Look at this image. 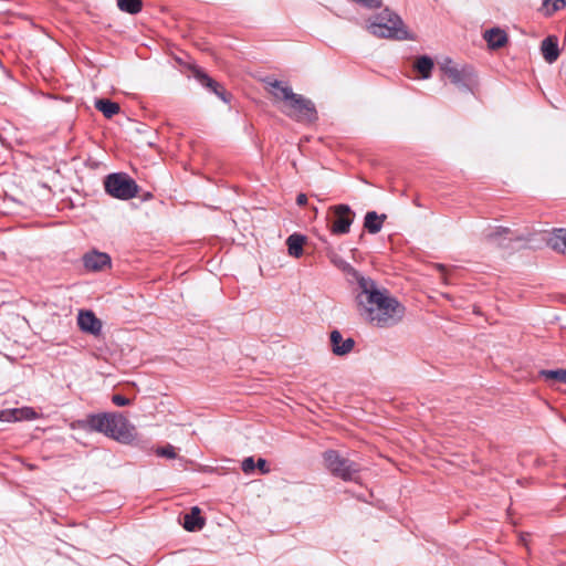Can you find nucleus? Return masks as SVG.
Returning a JSON list of instances; mask_svg holds the SVG:
<instances>
[{
    "label": "nucleus",
    "instance_id": "nucleus-28",
    "mask_svg": "<svg viewBox=\"0 0 566 566\" xmlns=\"http://www.w3.org/2000/svg\"><path fill=\"white\" fill-rule=\"evenodd\" d=\"M156 454L158 457L175 459L177 457L176 450L171 444H167L165 447H160L156 450Z\"/></svg>",
    "mask_w": 566,
    "mask_h": 566
},
{
    "label": "nucleus",
    "instance_id": "nucleus-30",
    "mask_svg": "<svg viewBox=\"0 0 566 566\" xmlns=\"http://www.w3.org/2000/svg\"><path fill=\"white\" fill-rule=\"evenodd\" d=\"M255 468H258L262 474H268L270 472L269 464L266 460L263 458L258 459V461L255 462Z\"/></svg>",
    "mask_w": 566,
    "mask_h": 566
},
{
    "label": "nucleus",
    "instance_id": "nucleus-1",
    "mask_svg": "<svg viewBox=\"0 0 566 566\" xmlns=\"http://www.w3.org/2000/svg\"><path fill=\"white\" fill-rule=\"evenodd\" d=\"M356 302L359 314L377 327H390L399 323L405 315V307L390 295L388 290L379 289L370 277H361Z\"/></svg>",
    "mask_w": 566,
    "mask_h": 566
},
{
    "label": "nucleus",
    "instance_id": "nucleus-3",
    "mask_svg": "<svg viewBox=\"0 0 566 566\" xmlns=\"http://www.w3.org/2000/svg\"><path fill=\"white\" fill-rule=\"evenodd\" d=\"M440 69L461 92L474 93L479 85L478 74L469 64L455 63L451 59H446L440 64Z\"/></svg>",
    "mask_w": 566,
    "mask_h": 566
},
{
    "label": "nucleus",
    "instance_id": "nucleus-25",
    "mask_svg": "<svg viewBox=\"0 0 566 566\" xmlns=\"http://www.w3.org/2000/svg\"><path fill=\"white\" fill-rule=\"evenodd\" d=\"M117 6L123 12L137 14L142 11L143 2L142 0H117Z\"/></svg>",
    "mask_w": 566,
    "mask_h": 566
},
{
    "label": "nucleus",
    "instance_id": "nucleus-10",
    "mask_svg": "<svg viewBox=\"0 0 566 566\" xmlns=\"http://www.w3.org/2000/svg\"><path fill=\"white\" fill-rule=\"evenodd\" d=\"M77 325L82 332L93 336H99L102 333V321L97 318L92 311L88 310H81L78 312Z\"/></svg>",
    "mask_w": 566,
    "mask_h": 566
},
{
    "label": "nucleus",
    "instance_id": "nucleus-16",
    "mask_svg": "<svg viewBox=\"0 0 566 566\" xmlns=\"http://www.w3.org/2000/svg\"><path fill=\"white\" fill-rule=\"evenodd\" d=\"M84 266L91 271H99L111 263V258L106 253L91 252L83 258Z\"/></svg>",
    "mask_w": 566,
    "mask_h": 566
},
{
    "label": "nucleus",
    "instance_id": "nucleus-15",
    "mask_svg": "<svg viewBox=\"0 0 566 566\" xmlns=\"http://www.w3.org/2000/svg\"><path fill=\"white\" fill-rule=\"evenodd\" d=\"M195 77L198 80V82L209 88L212 93H214L219 98H221L223 102H228V94L226 90L213 78L208 76L206 73H203L200 70H197L195 72Z\"/></svg>",
    "mask_w": 566,
    "mask_h": 566
},
{
    "label": "nucleus",
    "instance_id": "nucleus-6",
    "mask_svg": "<svg viewBox=\"0 0 566 566\" xmlns=\"http://www.w3.org/2000/svg\"><path fill=\"white\" fill-rule=\"evenodd\" d=\"M324 462L329 472L345 481H354L360 467L358 463L342 457L337 451L328 450L323 454Z\"/></svg>",
    "mask_w": 566,
    "mask_h": 566
},
{
    "label": "nucleus",
    "instance_id": "nucleus-4",
    "mask_svg": "<svg viewBox=\"0 0 566 566\" xmlns=\"http://www.w3.org/2000/svg\"><path fill=\"white\" fill-rule=\"evenodd\" d=\"M369 32L378 38L407 39V31L403 28L402 20L399 15L389 9L382 10L371 20L367 27Z\"/></svg>",
    "mask_w": 566,
    "mask_h": 566
},
{
    "label": "nucleus",
    "instance_id": "nucleus-18",
    "mask_svg": "<svg viewBox=\"0 0 566 566\" xmlns=\"http://www.w3.org/2000/svg\"><path fill=\"white\" fill-rule=\"evenodd\" d=\"M543 56L546 62L553 63L559 56L558 43L556 36L546 38L541 45Z\"/></svg>",
    "mask_w": 566,
    "mask_h": 566
},
{
    "label": "nucleus",
    "instance_id": "nucleus-11",
    "mask_svg": "<svg viewBox=\"0 0 566 566\" xmlns=\"http://www.w3.org/2000/svg\"><path fill=\"white\" fill-rule=\"evenodd\" d=\"M109 423L108 413H93L88 415L85 419L77 421V427L87 430L104 433L106 436L107 424Z\"/></svg>",
    "mask_w": 566,
    "mask_h": 566
},
{
    "label": "nucleus",
    "instance_id": "nucleus-12",
    "mask_svg": "<svg viewBox=\"0 0 566 566\" xmlns=\"http://www.w3.org/2000/svg\"><path fill=\"white\" fill-rule=\"evenodd\" d=\"M332 352L336 356L348 355L355 346V340L352 337L344 338L338 329H334L329 335Z\"/></svg>",
    "mask_w": 566,
    "mask_h": 566
},
{
    "label": "nucleus",
    "instance_id": "nucleus-8",
    "mask_svg": "<svg viewBox=\"0 0 566 566\" xmlns=\"http://www.w3.org/2000/svg\"><path fill=\"white\" fill-rule=\"evenodd\" d=\"M108 420L109 423L107 424L106 437L122 442L127 441L133 437V427L124 416L120 413H108Z\"/></svg>",
    "mask_w": 566,
    "mask_h": 566
},
{
    "label": "nucleus",
    "instance_id": "nucleus-22",
    "mask_svg": "<svg viewBox=\"0 0 566 566\" xmlns=\"http://www.w3.org/2000/svg\"><path fill=\"white\" fill-rule=\"evenodd\" d=\"M95 107L103 113V115L107 118H112L114 115L118 114L119 105L109 99H97L95 102Z\"/></svg>",
    "mask_w": 566,
    "mask_h": 566
},
{
    "label": "nucleus",
    "instance_id": "nucleus-29",
    "mask_svg": "<svg viewBox=\"0 0 566 566\" xmlns=\"http://www.w3.org/2000/svg\"><path fill=\"white\" fill-rule=\"evenodd\" d=\"M241 469L245 474H250L255 469L253 457H248L242 461Z\"/></svg>",
    "mask_w": 566,
    "mask_h": 566
},
{
    "label": "nucleus",
    "instance_id": "nucleus-20",
    "mask_svg": "<svg viewBox=\"0 0 566 566\" xmlns=\"http://www.w3.org/2000/svg\"><path fill=\"white\" fill-rule=\"evenodd\" d=\"M385 219L386 214L379 216L376 211H368L365 216L364 227L369 233L376 234L381 230Z\"/></svg>",
    "mask_w": 566,
    "mask_h": 566
},
{
    "label": "nucleus",
    "instance_id": "nucleus-19",
    "mask_svg": "<svg viewBox=\"0 0 566 566\" xmlns=\"http://www.w3.org/2000/svg\"><path fill=\"white\" fill-rule=\"evenodd\" d=\"M484 39L491 49H500L506 44L507 34L499 28H493L485 31Z\"/></svg>",
    "mask_w": 566,
    "mask_h": 566
},
{
    "label": "nucleus",
    "instance_id": "nucleus-27",
    "mask_svg": "<svg viewBox=\"0 0 566 566\" xmlns=\"http://www.w3.org/2000/svg\"><path fill=\"white\" fill-rule=\"evenodd\" d=\"M544 7L546 8V14L551 15L555 13L556 11L562 10L566 6L565 0H545Z\"/></svg>",
    "mask_w": 566,
    "mask_h": 566
},
{
    "label": "nucleus",
    "instance_id": "nucleus-9",
    "mask_svg": "<svg viewBox=\"0 0 566 566\" xmlns=\"http://www.w3.org/2000/svg\"><path fill=\"white\" fill-rule=\"evenodd\" d=\"M483 237L488 243L500 248H509L511 241L522 239L521 235H514L511 229L504 227H490L483 232Z\"/></svg>",
    "mask_w": 566,
    "mask_h": 566
},
{
    "label": "nucleus",
    "instance_id": "nucleus-17",
    "mask_svg": "<svg viewBox=\"0 0 566 566\" xmlns=\"http://www.w3.org/2000/svg\"><path fill=\"white\" fill-rule=\"evenodd\" d=\"M205 518L200 516V509L198 506L191 507L190 513L185 515L184 528L188 532L200 531L205 526Z\"/></svg>",
    "mask_w": 566,
    "mask_h": 566
},
{
    "label": "nucleus",
    "instance_id": "nucleus-13",
    "mask_svg": "<svg viewBox=\"0 0 566 566\" xmlns=\"http://www.w3.org/2000/svg\"><path fill=\"white\" fill-rule=\"evenodd\" d=\"M36 418V412L30 407L0 410V421L11 422L18 420H32Z\"/></svg>",
    "mask_w": 566,
    "mask_h": 566
},
{
    "label": "nucleus",
    "instance_id": "nucleus-26",
    "mask_svg": "<svg viewBox=\"0 0 566 566\" xmlns=\"http://www.w3.org/2000/svg\"><path fill=\"white\" fill-rule=\"evenodd\" d=\"M539 375L546 380L566 384V369L541 370Z\"/></svg>",
    "mask_w": 566,
    "mask_h": 566
},
{
    "label": "nucleus",
    "instance_id": "nucleus-31",
    "mask_svg": "<svg viewBox=\"0 0 566 566\" xmlns=\"http://www.w3.org/2000/svg\"><path fill=\"white\" fill-rule=\"evenodd\" d=\"M112 401L118 407H124L130 403V400L122 395H114L112 397Z\"/></svg>",
    "mask_w": 566,
    "mask_h": 566
},
{
    "label": "nucleus",
    "instance_id": "nucleus-7",
    "mask_svg": "<svg viewBox=\"0 0 566 566\" xmlns=\"http://www.w3.org/2000/svg\"><path fill=\"white\" fill-rule=\"evenodd\" d=\"M329 231L332 234L342 235L350 231V226L355 220V212L348 205L340 203L329 207Z\"/></svg>",
    "mask_w": 566,
    "mask_h": 566
},
{
    "label": "nucleus",
    "instance_id": "nucleus-14",
    "mask_svg": "<svg viewBox=\"0 0 566 566\" xmlns=\"http://www.w3.org/2000/svg\"><path fill=\"white\" fill-rule=\"evenodd\" d=\"M328 256L331 259V262L337 266L340 271H343L350 283L356 282L359 286V281L361 277H365L361 275L357 270H355L348 262L343 260L339 255H337L334 252H329Z\"/></svg>",
    "mask_w": 566,
    "mask_h": 566
},
{
    "label": "nucleus",
    "instance_id": "nucleus-21",
    "mask_svg": "<svg viewBox=\"0 0 566 566\" xmlns=\"http://www.w3.org/2000/svg\"><path fill=\"white\" fill-rule=\"evenodd\" d=\"M304 242H305L304 235L297 234V233L291 234L286 240L290 255H292L294 258H300L303 254Z\"/></svg>",
    "mask_w": 566,
    "mask_h": 566
},
{
    "label": "nucleus",
    "instance_id": "nucleus-5",
    "mask_svg": "<svg viewBox=\"0 0 566 566\" xmlns=\"http://www.w3.org/2000/svg\"><path fill=\"white\" fill-rule=\"evenodd\" d=\"M105 191L113 198L129 200L138 193V185L123 172L111 174L104 181Z\"/></svg>",
    "mask_w": 566,
    "mask_h": 566
},
{
    "label": "nucleus",
    "instance_id": "nucleus-23",
    "mask_svg": "<svg viewBox=\"0 0 566 566\" xmlns=\"http://www.w3.org/2000/svg\"><path fill=\"white\" fill-rule=\"evenodd\" d=\"M415 69L419 72L422 78H429L433 69V61L427 55L417 59Z\"/></svg>",
    "mask_w": 566,
    "mask_h": 566
},
{
    "label": "nucleus",
    "instance_id": "nucleus-2",
    "mask_svg": "<svg viewBox=\"0 0 566 566\" xmlns=\"http://www.w3.org/2000/svg\"><path fill=\"white\" fill-rule=\"evenodd\" d=\"M264 83L273 98L277 102H283L282 112L286 116L297 122L312 123L316 120L317 112L311 99L294 93L291 86L282 81L265 78Z\"/></svg>",
    "mask_w": 566,
    "mask_h": 566
},
{
    "label": "nucleus",
    "instance_id": "nucleus-32",
    "mask_svg": "<svg viewBox=\"0 0 566 566\" xmlns=\"http://www.w3.org/2000/svg\"><path fill=\"white\" fill-rule=\"evenodd\" d=\"M307 202V197L304 193H300L296 198V203L298 206H304Z\"/></svg>",
    "mask_w": 566,
    "mask_h": 566
},
{
    "label": "nucleus",
    "instance_id": "nucleus-24",
    "mask_svg": "<svg viewBox=\"0 0 566 566\" xmlns=\"http://www.w3.org/2000/svg\"><path fill=\"white\" fill-rule=\"evenodd\" d=\"M548 244L555 251L566 253V230L558 229L554 232L553 237L549 239Z\"/></svg>",
    "mask_w": 566,
    "mask_h": 566
}]
</instances>
